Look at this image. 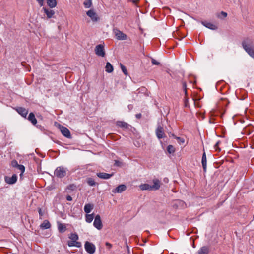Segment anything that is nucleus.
<instances>
[{
	"label": "nucleus",
	"instance_id": "1",
	"mask_svg": "<svg viewBox=\"0 0 254 254\" xmlns=\"http://www.w3.org/2000/svg\"><path fill=\"white\" fill-rule=\"evenodd\" d=\"M242 47L248 55L254 59V43L250 38L245 39L242 41Z\"/></svg>",
	"mask_w": 254,
	"mask_h": 254
},
{
	"label": "nucleus",
	"instance_id": "2",
	"mask_svg": "<svg viewBox=\"0 0 254 254\" xmlns=\"http://www.w3.org/2000/svg\"><path fill=\"white\" fill-rule=\"evenodd\" d=\"M68 169L63 166L58 167L54 171V175L58 178H62L66 176Z\"/></svg>",
	"mask_w": 254,
	"mask_h": 254
},
{
	"label": "nucleus",
	"instance_id": "3",
	"mask_svg": "<svg viewBox=\"0 0 254 254\" xmlns=\"http://www.w3.org/2000/svg\"><path fill=\"white\" fill-rule=\"evenodd\" d=\"M84 247L86 251L90 254H93L95 252V246L90 242L86 241L85 243Z\"/></svg>",
	"mask_w": 254,
	"mask_h": 254
},
{
	"label": "nucleus",
	"instance_id": "4",
	"mask_svg": "<svg viewBox=\"0 0 254 254\" xmlns=\"http://www.w3.org/2000/svg\"><path fill=\"white\" fill-rule=\"evenodd\" d=\"M95 52L97 56L104 57L105 55L104 45L102 44L97 45L95 48Z\"/></svg>",
	"mask_w": 254,
	"mask_h": 254
},
{
	"label": "nucleus",
	"instance_id": "5",
	"mask_svg": "<svg viewBox=\"0 0 254 254\" xmlns=\"http://www.w3.org/2000/svg\"><path fill=\"white\" fill-rule=\"evenodd\" d=\"M155 133L157 138L159 139L166 137L163 127L160 125H158Z\"/></svg>",
	"mask_w": 254,
	"mask_h": 254
},
{
	"label": "nucleus",
	"instance_id": "6",
	"mask_svg": "<svg viewBox=\"0 0 254 254\" xmlns=\"http://www.w3.org/2000/svg\"><path fill=\"white\" fill-rule=\"evenodd\" d=\"M113 31L118 40H124L127 39V35L118 29H114Z\"/></svg>",
	"mask_w": 254,
	"mask_h": 254
},
{
	"label": "nucleus",
	"instance_id": "7",
	"mask_svg": "<svg viewBox=\"0 0 254 254\" xmlns=\"http://www.w3.org/2000/svg\"><path fill=\"white\" fill-rule=\"evenodd\" d=\"M93 225L98 230H101L102 228L103 225L99 215L98 214L95 217Z\"/></svg>",
	"mask_w": 254,
	"mask_h": 254
},
{
	"label": "nucleus",
	"instance_id": "8",
	"mask_svg": "<svg viewBox=\"0 0 254 254\" xmlns=\"http://www.w3.org/2000/svg\"><path fill=\"white\" fill-rule=\"evenodd\" d=\"M14 109L23 117L27 118V115L28 113V110L25 108L17 107Z\"/></svg>",
	"mask_w": 254,
	"mask_h": 254
},
{
	"label": "nucleus",
	"instance_id": "9",
	"mask_svg": "<svg viewBox=\"0 0 254 254\" xmlns=\"http://www.w3.org/2000/svg\"><path fill=\"white\" fill-rule=\"evenodd\" d=\"M86 14L94 22H97L99 19L96 13L92 9L88 10Z\"/></svg>",
	"mask_w": 254,
	"mask_h": 254
},
{
	"label": "nucleus",
	"instance_id": "10",
	"mask_svg": "<svg viewBox=\"0 0 254 254\" xmlns=\"http://www.w3.org/2000/svg\"><path fill=\"white\" fill-rule=\"evenodd\" d=\"M59 128L64 136L68 138H70L71 137L70 131L66 127L60 126Z\"/></svg>",
	"mask_w": 254,
	"mask_h": 254
},
{
	"label": "nucleus",
	"instance_id": "11",
	"mask_svg": "<svg viewBox=\"0 0 254 254\" xmlns=\"http://www.w3.org/2000/svg\"><path fill=\"white\" fill-rule=\"evenodd\" d=\"M127 189V187L125 185L121 184L117 187L114 190H112L113 193H122Z\"/></svg>",
	"mask_w": 254,
	"mask_h": 254
},
{
	"label": "nucleus",
	"instance_id": "12",
	"mask_svg": "<svg viewBox=\"0 0 254 254\" xmlns=\"http://www.w3.org/2000/svg\"><path fill=\"white\" fill-rule=\"evenodd\" d=\"M43 10L44 13L46 14L47 18H51L52 17H54L55 11L53 10L48 9L46 7H43Z\"/></svg>",
	"mask_w": 254,
	"mask_h": 254
},
{
	"label": "nucleus",
	"instance_id": "13",
	"mask_svg": "<svg viewBox=\"0 0 254 254\" xmlns=\"http://www.w3.org/2000/svg\"><path fill=\"white\" fill-rule=\"evenodd\" d=\"M5 181L8 184H13L17 181V176L14 174L11 177H5Z\"/></svg>",
	"mask_w": 254,
	"mask_h": 254
},
{
	"label": "nucleus",
	"instance_id": "14",
	"mask_svg": "<svg viewBox=\"0 0 254 254\" xmlns=\"http://www.w3.org/2000/svg\"><path fill=\"white\" fill-rule=\"evenodd\" d=\"M96 175L99 178L101 179H108L113 175V174H108L104 172H99L97 173Z\"/></svg>",
	"mask_w": 254,
	"mask_h": 254
},
{
	"label": "nucleus",
	"instance_id": "15",
	"mask_svg": "<svg viewBox=\"0 0 254 254\" xmlns=\"http://www.w3.org/2000/svg\"><path fill=\"white\" fill-rule=\"evenodd\" d=\"M153 185L151 186V190H157L160 187V182L158 179H154L153 180Z\"/></svg>",
	"mask_w": 254,
	"mask_h": 254
},
{
	"label": "nucleus",
	"instance_id": "16",
	"mask_svg": "<svg viewBox=\"0 0 254 254\" xmlns=\"http://www.w3.org/2000/svg\"><path fill=\"white\" fill-rule=\"evenodd\" d=\"M27 119L34 125H35L37 123V121L35 118V115L32 112L29 114Z\"/></svg>",
	"mask_w": 254,
	"mask_h": 254
},
{
	"label": "nucleus",
	"instance_id": "17",
	"mask_svg": "<svg viewBox=\"0 0 254 254\" xmlns=\"http://www.w3.org/2000/svg\"><path fill=\"white\" fill-rule=\"evenodd\" d=\"M202 24L205 27L211 30H216L217 29V26L210 22H202Z\"/></svg>",
	"mask_w": 254,
	"mask_h": 254
},
{
	"label": "nucleus",
	"instance_id": "18",
	"mask_svg": "<svg viewBox=\"0 0 254 254\" xmlns=\"http://www.w3.org/2000/svg\"><path fill=\"white\" fill-rule=\"evenodd\" d=\"M201 163L204 171L205 172L206 170L207 167V159L205 152H204L202 157Z\"/></svg>",
	"mask_w": 254,
	"mask_h": 254
},
{
	"label": "nucleus",
	"instance_id": "19",
	"mask_svg": "<svg viewBox=\"0 0 254 254\" xmlns=\"http://www.w3.org/2000/svg\"><path fill=\"white\" fill-rule=\"evenodd\" d=\"M209 249L207 246H203L197 252V254H208Z\"/></svg>",
	"mask_w": 254,
	"mask_h": 254
},
{
	"label": "nucleus",
	"instance_id": "20",
	"mask_svg": "<svg viewBox=\"0 0 254 254\" xmlns=\"http://www.w3.org/2000/svg\"><path fill=\"white\" fill-rule=\"evenodd\" d=\"M93 209V205L88 203L85 204L84 207V210L85 212H86L87 214L89 213L91 210Z\"/></svg>",
	"mask_w": 254,
	"mask_h": 254
},
{
	"label": "nucleus",
	"instance_id": "21",
	"mask_svg": "<svg viewBox=\"0 0 254 254\" xmlns=\"http://www.w3.org/2000/svg\"><path fill=\"white\" fill-rule=\"evenodd\" d=\"M40 227L42 229H46L49 228L51 227V224L48 220H45L41 224Z\"/></svg>",
	"mask_w": 254,
	"mask_h": 254
},
{
	"label": "nucleus",
	"instance_id": "22",
	"mask_svg": "<svg viewBox=\"0 0 254 254\" xmlns=\"http://www.w3.org/2000/svg\"><path fill=\"white\" fill-rule=\"evenodd\" d=\"M68 246L69 247H73V246H75L76 247H81V243L80 242H74V241H68Z\"/></svg>",
	"mask_w": 254,
	"mask_h": 254
},
{
	"label": "nucleus",
	"instance_id": "23",
	"mask_svg": "<svg viewBox=\"0 0 254 254\" xmlns=\"http://www.w3.org/2000/svg\"><path fill=\"white\" fill-rule=\"evenodd\" d=\"M139 188L141 190H151V185L148 184H142L139 186Z\"/></svg>",
	"mask_w": 254,
	"mask_h": 254
},
{
	"label": "nucleus",
	"instance_id": "24",
	"mask_svg": "<svg viewBox=\"0 0 254 254\" xmlns=\"http://www.w3.org/2000/svg\"><path fill=\"white\" fill-rule=\"evenodd\" d=\"M117 125L118 126H119L120 127H121V128H125V129L128 128V126H129L128 124H127V123H126L125 122H123V121L118 122Z\"/></svg>",
	"mask_w": 254,
	"mask_h": 254
},
{
	"label": "nucleus",
	"instance_id": "25",
	"mask_svg": "<svg viewBox=\"0 0 254 254\" xmlns=\"http://www.w3.org/2000/svg\"><path fill=\"white\" fill-rule=\"evenodd\" d=\"M48 5L51 8H54L57 5V2L56 0H47Z\"/></svg>",
	"mask_w": 254,
	"mask_h": 254
},
{
	"label": "nucleus",
	"instance_id": "26",
	"mask_svg": "<svg viewBox=\"0 0 254 254\" xmlns=\"http://www.w3.org/2000/svg\"><path fill=\"white\" fill-rule=\"evenodd\" d=\"M106 71L111 73L113 71V67L109 62H107L106 65Z\"/></svg>",
	"mask_w": 254,
	"mask_h": 254
},
{
	"label": "nucleus",
	"instance_id": "27",
	"mask_svg": "<svg viewBox=\"0 0 254 254\" xmlns=\"http://www.w3.org/2000/svg\"><path fill=\"white\" fill-rule=\"evenodd\" d=\"M93 219H94V214H87L85 215V220H86V222H87V223H90L92 222Z\"/></svg>",
	"mask_w": 254,
	"mask_h": 254
},
{
	"label": "nucleus",
	"instance_id": "28",
	"mask_svg": "<svg viewBox=\"0 0 254 254\" xmlns=\"http://www.w3.org/2000/svg\"><path fill=\"white\" fill-rule=\"evenodd\" d=\"M86 181L87 184L90 186H94L96 184V183L95 182L94 180L92 178H87Z\"/></svg>",
	"mask_w": 254,
	"mask_h": 254
},
{
	"label": "nucleus",
	"instance_id": "29",
	"mask_svg": "<svg viewBox=\"0 0 254 254\" xmlns=\"http://www.w3.org/2000/svg\"><path fill=\"white\" fill-rule=\"evenodd\" d=\"M58 230H59V232H60L61 233H63L65 231V230H66V227L65 226V225H63L62 223H59L58 224Z\"/></svg>",
	"mask_w": 254,
	"mask_h": 254
},
{
	"label": "nucleus",
	"instance_id": "30",
	"mask_svg": "<svg viewBox=\"0 0 254 254\" xmlns=\"http://www.w3.org/2000/svg\"><path fill=\"white\" fill-rule=\"evenodd\" d=\"M167 150L169 154H172L175 152V149L172 145H169L167 146Z\"/></svg>",
	"mask_w": 254,
	"mask_h": 254
},
{
	"label": "nucleus",
	"instance_id": "31",
	"mask_svg": "<svg viewBox=\"0 0 254 254\" xmlns=\"http://www.w3.org/2000/svg\"><path fill=\"white\" fill-rule=\"evenodd\" d=\"M69 238L72 241H74V242H77V240L78 239V236L77 234H76L75 233H72V234H71V235L69 237Z\"/></svg>",
	"mask_w": 254,
	"mask_h": 254
},
{
	"label": "nucleus",
	"instance_id": "32",
	"mask_svg": "<svg viewBox=\"0 0 254 254\" xmlns=\"http://www.w3.org/2000/svg\"><path fill=\"white\" fill-rule=\"evenodd\" d=\"M84 7L86 8H89L92 5V1L91 0H85L84 2Z\"/></svg>",
	"mask_w": 254,
	"mask_h": 254
},
{
	"label": "nucleus",
	"instance_id": "33",
	"mask_svg": "<svg viewBox=\"0 0 254 254\" xmlns=\"http://www.w3.org/2000/svg\"><path fill=\"white\" fill-rule=\"evenodd\" d=\"M120 67H121V68L123 72L124 73V74L125 75H127L128 72H127V69H126V67L122 64H120Z\"/></svg>",
	"mask_w": 254,
	"mask_h": 254
},
{
	"label": "nucleus",
	"instance_id": "34",
	"mask_svg": "<svg viewBox=\"0 0 254 254\" xmlns=\"http://www.w3.org/2000/svg\"><path fill=\"white\" fill-rule=\"evenodd\" d=\"M17 168L21 171L20 177H21L22 174L25 171V167L23 165H19Z\"/></svg>",
	"mask_w": 254,
	"mask_h": 254
},
{
	"label": "nucleus",
	"instance_id": "35",
	"mask_svg": "<svg viewBox=\"0 0 254 254\" xmlns=\"http://www.w3.org/2000/svg\"><path fill=\"white\" fill-rule=\"evenodd\" d=\"M227 16V14L226 12L224 11H221L220 13H219L217 16L220 18H225Z\"/></svg>",
	"mask_w": 254,
	"mask_h": 254
},
{
	"label": "nucleus",
	"instance_id": "36",
	"mask_svg": "<svg viewBox=\"0 0 254 254\" xmlns=\"http://www.w3.org/2000/svg\"><path fill=\"white\" fill-rule=\"evenodd\" d=\"M19 164H18V162L16 160H12L11 162V165L15 168L18 167Z\"/></svg>",
	"mask_w": 254,
	"mask_h": 254
},
{
	"label": "nucleus",
	"instance_id": "37",
	"mask_svg": "<svg viewBox=\"0 0 254 254\" xmlns=\"http://www.w3.org/2000/svg\"><path fill=\"white\" fill-rule=\"evenodd\" d=\"M220 143V141H217L216 143L214 146V148L215 149L216 151H220L221 150L220 148H219V145Z\"/></svg>",
	"mask_w": 254,
	"mask_h": 254
},
{
	"label": "nucleus",
	"instance_id": "38",
	"mask_svg": "<svg viewBox=\"0 0 254 254\" xmlns=\"http://www.w3.org/2000/svg\"><path fill=\"white\" fill-rule=\"evenodd\" d=\"M183 88L185 95L187 94V84L185 82H183L182 83Z\"/></svg>",
	"mask_w": 254,
	"mask_h": 254
},
{
	"label": "nucleus",
	"instance_id": "39",
	"mask_svg": "<svg viewBox=\"0 0 254 254\" xmlns=\"http://www.w3.org/2000/svg\"><path fill=\"white\" fill-rule=\"evenodd\" d=\"M172 136H174L176 139L179 140L180 142H181L182 143H184L185 140L183 138H182L179 137H176V136H174L173 134H172Z\"/></svg>",
	"mask_w": 254,
	"mask_h": 254
},
{
	"label": "nucleus",
	"instance_id": "40",
	"mask_svg": "<svg viewBox=\"0 0 254 254\" xmlns=\"http://www.w3.org/2000/svg\"><path fill=\"white\" fill-rule=\"evenodd\" d=\"M151 62H152V64L154 65H158L160 64V63L159 62H158V61H157L156 60H155L154 59H151Z\"/></svg>",
	"mask_w": 254,
	"mask_h": 254
},
{
	"label": "nucleus",
	"instance_id": "41",
	"mask_svg": "<svg viewBox=\"0 0 254 254\" xmlns=\"http://www.w3.org/2000/svg\"><path fill=\"white\" fill-rule=\"evenodd\" d=\"M40 6H42L44 4V0H36Z\"/></svg>",
	"mask_w": 254,
	"mask_h": 254
},
{
	"label": "nucleus",
	"instance_id": "42",
	"mask_svg": "<svg viewBox=\"0 0 254 254\" xmlns=\"http://www.w3.org/2000/svg\"><path fill=\"white\" fill-rule=\"evenodd\" d=\"M121 164V162H120L119 161H117V160H116L115 161V165H116V166H120Z\"/></svg>",
	"mask_w": 254,
	"mask_h": 254
},
{
	"label": "nucleus",
	"instance_id": "43",
	"mask_svg": "<svg viewBox=\"0 0 254 254\" xmlns=\"http://www.w3.org/2000/svg\"><path fill=\"white\" fill-rule=\"evenodd\" d=\"M66 198L68 201H71L72 200V197L70 195H67Z\"/></svg>",
	"mask_w": 254,
	"mask_h": 254
},
{
	"label": "nucleus",
	"instance_id": "44",
	"mask_svg": "<svg viewBox=\"0 0 254 254\" xmlns=\"http://www.w3.org/2000/svg\"><path fill=\"white\" fill-rule=\"evenodd\" d=\"M106 246H108L109 247V249H110L112 247V245L111 244H110V243L109 242H106V244H105Z\"/></svg>",
	"mask_w": 254,
	"mask_h": 254
},
{
	"label": "nucleus",
	"instance_id": "45",
	"mask_svg": "<svg viewBox=\"0 0 254 254\" xmlns=\"http://www.w3.org/2000/svg\"><path fill=\"white\" fill-rule=\"evenodd\" d=\"M38 212H39V215H40V216H43V212H42V210H41V208H39V209H38Z\"/></svg>",
	"mask_w": 254,
	"mask_h": 254
},
{
	"label": "nucleus",
	"instance_id": "46",
	"mask_svg": "<svg viewBox=\"0 0 254 254\" xmlns=\"http://www.w3.org/2000/svg\"><path fill=\"white\" fill-rule=\"evenodd\" d=\"M141 117V114L140 113L137 114L136 115V117L138 119H140Z\"/></svg>",
	"mask_w": 254,
	"mask_h": 254
},
{
	"label": "nucleus",
	"instance_id": "47",
	"mask_svg": "<svg viewBox=\"0 0 254 254\" xmlns=\"http://www.w3.org/2000/svg\"><path fill=\"white\" fill-rule=\"evenodd\" d=\"M125 243H126V245H127V247L128 248V246H127V240L126 239V240H125Z\"/></svg>",
	"mask_w": 254,
	"mask_h": 254
},
{
	"label": "nucleus",
	"instance_id": "48",
	"mask_svg": "<svg viewBox=\"0 0 254 254\" xmlns=\"http://www.w3.org/2000/svg\"><path fill=\"white\" fill-rule=\"evenodd\" d=\"M165 182H167L168 181V179H167L166 180H164Z\"/></svg>",
	"mask_w": 254,
	"mask_h": 254
}]
</instances>
